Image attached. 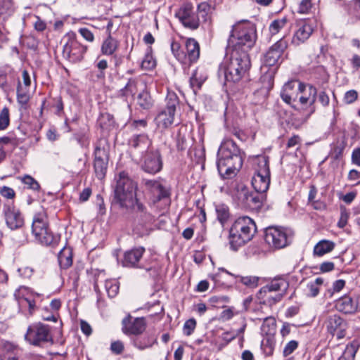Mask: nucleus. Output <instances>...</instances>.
<instances>
[{
  "label": "nucleus",
  "mask_w": 360,
  "mask_h": 360,
  "mask_svg": "<svg viewBox=\"0 0 360 360\" xmlns=\"http://www.w3.org/2000/svg\"><path fill=\"white\" fill-rule=\"evenodd\" d=\"M119 45L118 40L112 36H107L101 44V51L105 56H112L117 51Z\"/></svg>",
  "instance_id": "30"
},
{
  "label": "nucleus",
  "mask_w": 360,
  "mask_h": 360,
  "mask_svg": "<svg viewBox=\"0 0 360 360\" xmlns=\"http://www.w3.org/2000/svg\"><path fill=\"white\" fill-rule=\"evenodd\" d=\"M32 233L35 239L44 245H55L60 240V236L53 234L49 229L47 213L43 209L34 215Z\"/></svg>",
  "instance_id": "6"
},
{
  "label": "nucleus",
  "mask_w": 360,
  "mask_h": 360,
  "mask_svg": "<svg viewBox=\"0 0 360 360\" xmlns=\"http://www.w3.org/2000/svg\"><path fill=\"white\" fill-rule=\"evenodd\" d=\"M345 148V143L344 142H338L333 147L330 154L334 160L340 159L342 154L343 151Z\"/></svg>",
  "instance_id": "51"
},
{
  "label": "nucleus",
  "mask_w": 360,
  "mask_h": 360,
  "mask_svg": "<svg viewBox=\"0 0 360 360\" xmlns=\"http://www.w3.org/2000/svg\"><path fill=\"white\" fill-rule=\"evenodd\" d=\"M10 123L9 110L4 107L0 112V130H4L8 127Z\"/></svg>",
  "instance_id": "47"
},
{
  "label": "nucleus",
  "mask_w": 360,
  "mask_h": 360,
  "mask_svg": "<svg viewBox=\"0 0 360 360\" xmlns=\"http://www.w3.org/2000/svg\"><path fill=\"white\" fill-rule=\"evenodd\" d=\"M155 340L153 338H139L135 341V345L140 349H144L148 347H152Z\"/></svg>",
  "instance_id": "53"
},
{
  "label": "nucleus",
  "mask_w": 360,
  "mask_h": 360,
  "mask_svg": "<svg viewBox=\"0 0 360 360\" xmlns=\"http://www.w3.org/2000/svg\"><path fill=\"white\" fill-rule=\"evenodd\" d=\"M79 32L86 41L92 42L94 40V34L89 29L86 27L80 28Z\"/></svg>",
  "instance_id": "62"
},
{
  "label": "nucleus",
  "mask_w": 360,
  "mask_h": 360,
  "mask_svg": "<svg viewBox=\"0 0 360 360\" xmlns=\"http://www.w3.org/2000/svg\"><path fill=\"white\" fill-rule=\"evenodd\" d=\"M188 136L189 133L187 127L185 126H181L178 129L176 136V146L179 151H184L188 148Z\"/></svg>",
  "instance_id": "31"
},
{
  "label": "nucleus",
  "mask_w": 360,
  "mask_h": 360,
  "mask_svg": "<svg viewBox=\"0 0 360 360\" xmlns=\"http://www.w3.org/2000/svg\"><path fill=\"white\" fill-rule=\"evenodd\" d=\"M257 231L255 221L249 217L243 216L235 220L229 231L230 248L236 251L250 241Z\"/></svg>",
  "instance_id": "5"
},
{
  "label": "nucleus",
  "mask_w": 360,
  "mask_h": 360,
  "mask_svg": "<svg viewBox=\"0 0 360 360\" xmlns=\"http://www.w3.org/2000/svg\"><path fill=\"white\" fill-rule=\"evenodd\" d=\"M349 217V213L346 209V207L341 206L340 207V217L338 222V226L340 228H344L347 224Z\"/></svg>",
  "instance_id": "57"
},
{
  "label": "nucleus",
  "mask_w": 360,
  "mask_h": 360,
  "mask_svg": "<svg viewBox=\"0 0 360 360\" xmlns=\"http://www.w3.org/2000/svg\"><path fill=\"white\" fill-rule=\"evenodd\" d=\"M262 333L266 335H273L276 332V320L274 317L269 316L264 319L261 326Z\"/></svg>",
  "instance_id": "41"
},
{
  "label": "nucleus",
  "mask_w": 360,
  "mask_h": 360,
  "mask_svg": "<svg viewBox=\"0 0 360 360\" xmlns=\"http://www.w3.org/2000/svg\"><path fill=\"white\" fill-rule=\"evenodd\" d=\"M137 184L124 172H120L114 191V201L122 208L134 213L141 223L150 221L152 216L136 198Z\"/></svg>",
  "instance_id": "1"
},
{
  "label": "nucleus",
  "mask_w": 360,
  "mask_h": 360,
  "mask_svg": "<svg viewBox=\"0 0 360 360\" xmlns=\"http://www.w3.org/2000/svg\"><path fill=\"white\" fill-rule=\"evenodd\" d=\"M138 84L136 79H129L124 87L119 91V96L125 101H127L129 98H134L138 91Z\"/></svg>",
  "instance_id": "29"
},
{
  "label": "nucleus",
  "mask_w": 360,
  "mask_h": 360,
  "mask_svg": "<svg viewBox=\"0 0 360 360\" xmlns=\"http://www.w3.org/2000/svg\"><path fill=\"white\" fill-rule=\"evenodd\" d=\"M0 194L8 199H12L15 195L14 190L8 186H3L0 190Z\"/></svg>",
  "instance_id": "61"
},
{
  "label": "nucleus",
  "mask_w": 360,
  "mask_h": 360,
  "mask_svg": "<svg viewBox=\"0 0 360 360\" xmlns=\"http://www.w3.org/2000/svg\"><path fill=\"white\" fill-rule=\"evenodd\" d=\"M289 287L288 282L282 278H278L272 280L269 283L263 286L262 292H273L274 293L284 292V295L286 293V290Z\"/></svg>",
  "instance_id": "23"
},
{
  "label": "nucleus",
  "mask_w": 360,
  "mask_h": 360,
  "mask_svg": "<svg viewBox=\"0 0 360 360\" xmlns=\"http://www.w3.org/2000/svg\"><path fill=\"white\" fill-rule=\"evenodd\" d=\"M179 105V98L176 94L169 92L166 97V108L165 110L175 113L176 107Z\"/></svg>",
  "instance_id": "43"
},
{
  "label": "nucleus",
  "mask_w": 360,
  "mask_h": 360,
  "mask_svg": "<svg viewBox=\"0 0 360 360\" xmlns=\"http://www.w3.org/2000/svg\"><path fill=\"white\" fill-rule=\"evenodd\" d=\"M314 32V26L310 21L300 20L296 23L295 30L291 40L294 46L304 43Z\"/></svg>",
  "instance_id": "18"
},
{
  "label": "nucleus",
  "mask_w": 360,
  "mask_h": 360,
  "mask_svg": "<svg viewBox=\"0 0 360 360\" xmlns=\"http://www.w3.org/2000/svg\"><path fill=\"white\" fill-rule=\"evenodd\" d=\"M335 307L338 311L345 314L354 313L357 308L352 299L347 295H345L336 300Z\"/></svg>",
  "instance_id": "26"
},
{
  "label": "nucleus",
  "mask_w": 360,
  "mask_h": 360,
  "mask_svg": "<svg viewBox=\"0 0 360 360\" xmlns=\"http://www.w3.org/2000/svg\"><path fill=\"white\" fill-rule=\"evenodd\" d=\"M260 193H253L250 192L245 186L238 188L235 197L238 204L250 209H257L262 204Z\"/></svg>",
  "instance_id": "15"
},
{
  "label": "nucleus",
  "mask_w": 360,
  "mask_h": 360,
  "mask_svg": "<svg viewBox=\"0 0 360 360\" xmlns=\"http://www.w3.org/2000/svg\"><path fill=\"white\" fill-rule=\"evenodd\" d=\"M176 16L181 24L188 29L195 30L200 26L198 11L195 10L193 4L191 2L183 4L176 13Z\"/></svg>",
  "instance_id": "10"
},
{
  "label": "nucleus",
  "mask_w": 360,
  "mask_h": 360,
  "mask_svg": "<svg viewBox=\"0 0 360 360\" xmlns=\"http://www.w3.org/2000/svg\"><path fill=\"white\" fill-rule=\"evenodd\" d=\"M217 157L218 172L223 179L235 176L243 165L240 150L231 139H226L221 143Z\"/></svg>",
  "instance_id": "2"
},
{
  "label": "nucleus",
  "mask_w": 360,
  "mask_h": 360,
  "mask_svg": "<svg viewBox=\"0 0 360 360\" xmlns=\"http://www.w3.org/2000/svg\"><path fill=\"white\" fill-rule=\"evenodd\" d=\"M270 176L269 174H254L252 185L257 193H264L267 191L270 185Z\"/></svg>",
  "instance_id": "24"
},
{
  "label": "nucleus",
  "mask_w": 360,
  "mask_h": 360,
  "mask_svg": "<svg viewBox=\"0 0 360 360\" xmlns=\"http://www.w3.org/2000/svg\"><path fill=\"white\" fill-rule=\"evenodd\" d=\"M312 7L311 0H301L298 6V13H308Z\"/></svg>",
  "instance_id": "58"
},
{
  "label": "nucleus",
  "mask_w": 360,
  "mask_h": 360,
  "mask_svg": "<svg viewBox=\"0 0 360 360\" xmlns=\"http://www.w3.org/2000/svg\"><path fill=\"white\" fill-rule=\"evenodd\" d=\"M142 184L144 185L146 190L150 193L149 200L153 205L162 200L169 198L170 191L161 181L143 179Z\"/></svg>",
  "instance_id": "11"
},
{
  "label": "nucleus",
  "mask_w": 360,
  "mask_h": 360,
  "mask_svg": "<svg viewBox=\"0 0 360 360\" xmlns=\"http://www.w3.org/2000/svg\"><path fill=\"white\" fill-rule=\"evenodd\" d=\"M151 48L148 47L146 53L145 57L141 63V68L145 70H152L155 67V60L153 58L151 53Z\"/></svg>",
  "instance_id": "44"
},
{
  "label": "nucleus",
  "mask_w": 360,
  "mask_h": 360,
  "mask_svg": "<svg viewBox=\"0 0 360 360\" xmlns=\"http://www.w3.org/2000/svg\"><path fill=\"white\" fill-rule=\"evenodd\" d=\"M109 160L94 158V170L96 178L102 180L105 178L108 167Z\"/></svg>",
  "instance_id": "37"
},
{
  "label": "nucleus",
  "mask_w": 360,
  "mask_h": 360,
  "mask_svg": "<svg viewBox=\"0 0 360 360\" xmlns=\"http://www.w3.org/2000/svg\"><path fill=\"white\" fill-rule=\"evenodd\" d=\"M105 288L110 297H114L119 291V284L115 280H107L105 282Z\"/></svg>",
  "instance_id": "46"
},
{
  "label": "nucleus",
  "mask_w": 360,
  "mask_h": 360,
  "mask_svg": "<svg viewBox=\"0 0 360 360\" xmlns=\"http://www.w3.org/2000/svg\"><path fill=\"white\" fill-rule=\"evenodd\" d=\"M17 101L20 106L25 109L27 108L30 101V95L27 92L23 91L20 86H18L17 89Z\"/></svg>",
  "instance_id": "50"
},
{
  "label": "nucleus",
  "mask_w": 360,
  "mask_h": 360,
  "mask_svg": "<svg viewBox=\"0 0 360 360\" xmlns=\"http://www.w3.org/2000/svg\"><path fill=\"white\" fill-rule=\"evenodd\" d=\"M358 98V93L356 90H349L345 94L343 101L347 104L354 103Z\"/></svg>",
  "instance_id": "59"
},
{
  "label": "nucleus",
  "mask_w": 360,
  "mask_h": 360,
  "mask_svg": "<svg viewBox=\"0 0 360 360\" xmlns=\"http://www.w3.org/2000/svg\"><path fill=\"white\" fill-rule=\"evenodd\" d=\"M324 280L322 278H316L314 281L307 284L306 295L308 297H315L319 293L320 287L323 284Z\"/></svg>",
  "instance_id": "39"
},
{
  "label": "nucleus",
  "mask_w": 360,
  "mask_h": 360,
  "mask_svg": "<svg viewBox=\"0 0 360 360\" xmlns=\"http://www.w3.org/2000/svg\"><path fill=\"white\" fill-rule=\"evenodd\" d=\"M299 96L298 101L303 107L309 108L307 117L315 112L314 103L317 96V89L311 84L304 83L299 84Z\"/></svg>",
  "instance_id": "13"
},
{
  "label": "nucleus",
  "mask_w": 360,
  "mask_h": 360,
  "mask_svg": "<svg viewBox=\"0 0 360 360\" xmlns=\"http://www.w3.org/2000/svg\"><path fill=\"white\" fill-rule=\"evenodd\" d=\"M250 67L248 53L233 50L229 60L220 66L219 72L224 75L226 82L237 83L248 78Z\"/></svg>",
  "instance_id": "3"
},
{
  "label": "nucleus",
  "mask_w": 360,
  "mask_h": 360,
  "mask_svg": "<svg viewBox=\"0 0 360 360\" xmlns=\"http://www.w3.org/2000/svg\"><path fill=\"white\" fill-rule=\"evenodd\" d=\"M269 162V160L267 156H257L255 163V174L271 175Z\"/></svg>",
  "instance_id": "35"
},
{
  "label": "nucleus",
  "mask_w": 360,
  "mask_h": 360,
  "mask_svg": "<svg viewBox=\"0 0 360 360\" xmlns=\"http://www.w3.org/2000/svg\"><path fill=\"white\" fill-rule=\"evenodd\" d=\"M146 328V323L143 318L131 319V317L125 318L122 321V331L125 334L137 335L141 333Z\"/></svg>",
  "instance_id": "21"
},
{
  "label": "nucleus",
  "mask_w": 360,
  "mask_h": 360,
  "mask_svg": "<svg viewBox=\"0 0 360 360\" xmlns=\"http://www.w3.org/2000/svg\"><path fill=\"white\" fill-rule=\"evenodd\" d=\"M196 327V321L194 319L187 320L183 327V333L184 335H191Z\"/></svg>",
  "instance_id": "56"
},
{
  "label": "nucleus",
  "mask_w": 360,
  "mask_h": 360,
  "mask_svg": "<svg viewBox=\"0 0 360 360\" xmlns=\"http://www.w3.org/2000/svg\"><path fill=\"white\" fill-rule=\"evenodd\" d=\"M136 105L142 110H149L153 105V100L152 99L149 92L143 89L137 96Z\"/></svg>",
  "instance_id": "36"
},
{
  "label": "nucleus",
  "mask_w": 360,
  "mask_h": 360,
  "mask_svg": "<svg viewBox=\"0 0 360 360\" xmlns=\"http://www.w3.org/2000/svg\"><path fill=\"white\" fill-rule=\"evenodd\" d=\"M110 144L105 139H98L94 146V157L102 160H110Z\"/></svg>",
  "instance_id": "25"
},
{
  "label": "nucleus",
  "mask_w": 360,
  "mask_h": 360,
  "mask_svg": "<svg viewBox=\"0 0 360 360\" xmlns=\"http://www.w3.org/2000/svg\"><path fill=\"white\" fill-rule=\"evenodd\" d=\"M294 236L293 231L283 226H272L264 230V240L270 248L281 249L289 245Z\"/></svg>",
  "instance_id": "7"
},
{
  "label": "nucleus",
  "mask_w": 360,
  "mask_h": 360,
  "mask_svg": "<svg viewBox=\"0 0 360 360\" xmlns=\"http://www.w3.org/2000/svg\"><path fill=\"white\" fill-rule=\"evenodd\" d=\"M174 113L167 110H161L155 117V121L159 127L166 129L174 122Z\"/></svg>",
  "instance_id": "32"
},
{
  "label": "nucleus",
  "mask_w": 360,
  "mask_h": 360,
  "mask_svg": "<svg viewBox=\"0 0 360 360\" xmlns=\"http://www.w3.org/2000/svg\"><path fill=\"white\" fill-rule=\"evenodd\" d=\"M3 212L6 225L10 229L15 230L24 225V217L13 204L4 205Z\"/></svg>",
  "instance_id": "14"
},
{
  "label": "nucleus",
  "mask_w": 360,
  "mask_h": 360,
  "mask_svg": "<svg viewBox=\"0 0 360 360\" xmlns=\"http://www.w3.org/2000/svg\"><path fill=\"white\" fill-rule=\"evenodd\" d=\"M335 246V244L334 242L328 240H322L316 244L314 248L313 253L315 256L321 257L333 251Z\"/></svg>",
  "instance_id": "33"
},
{
  "label": "nucleus",
  "mask_w": 360,
  "mask_h": 360,
  "mask_svg": "<svg viewBox=\"0 0 360 360\" xmlns=\"http://www.w3.org/2000/svg\"><path fill=\"white\" fill-rule=\"evenodd\" d=\"M299 346V342L297 340L289 341L284 347L283 354L285 357L288 356L293 353Z\"/></svg>",
  "instance_id": "55"
},
{
  "label": "nucleus",
  "mask_w": 360,
  "mask_h": 360,
  "mask_svg": "<svg viewBox=\"0 0 360 360\" xmlns=\"http://www.w3.org/2000/svg\"><path fill=\"white\" fill-rule=\"evenodd\" d=\"M185 62L184 63H195L199 57L200 53V44L193 38H188L185 43Z\"/></svg>",
  "instance_id": "22"
},
{
  "label": "nucleus",
  "mask_w": 360,
  "mask_h": 360,
  "mask_svg": "<svg viewBox=\"0 0 360 360\" xmlns=\"http://www.w3.org/2000/svg\"><path fill=\"white\" fill-rule=\"evenodd\" d=\"M288 47V41L281 38L274 44L266 51L264 58V67L278 66L281 63V56Z\"/></svg>",
  "instance_id": "12"
},
{
  "label": "nucleus",
  "mask_w": 360,
  "mask_h": 360,
  "mask_svg": "<svg viewBox=\"0 0 360 360\" xmlns=\"http://www.w3.org/2000/svg\"><path fill=\"white\" fill-rule=\"evenodd\" d=\"M217 219L222 226L229 221L231 214L228 206L220 204L216 206Z\"/></svg>",
  "instance_id": "38"
},
{
  "label": "nucleus",
  "mask_w": 360,
  "mask_h": 360,
  "mask_svg": "<svg viewBox=\"0 0 360 360\" xmlns=\"http://www.w3.org/2000/svg\"><path fill=\"white\" fill-rule=\"evenodd\" d=\"M144 252L145 248L143 247H136L126 251L121 262L122 266L129 268H143L140 262Z\"/></svg>",
  "instance_id": "20"
},
{
  "label": "nucleus",
  "mask_w": 360,
  "mask_h": 360,
  "mask_svg": "<svg viewBox=\"0 0 360 360\" xmlns=\"http://www.w3.org/2000/svg\"><path fill=\"white\" fill-rule=\"evenodd\" d=\"M226 272L236 278V282L240 283L248 288H255L259 285V282L261 279L260 277L257 276H240L234 275L226 271Z\"/></svg>",
  "instance_id": "34"
},
{
  "label": "nucleus",
  "mask_w": 360,
  "mask_h": 360,
  "mask_svg": "<svg viewBox=\"0 0 360 360\" xmlns=\"http://www.w3.org/2000/svg\"><path fill=\"white\" fill-rule=\"evenodd\" d=\"M110 350L115 354H120L124 350V344L120 340L113 341L110 345Z\"/></svg>",
  "instance_id": "60"
},
{
  "label": "nucleus",
  "mask_w": 360,
  "mask_h": 360,
  "mask_svg": "<svg viewBox=\"0 0 360 360\" xmlns=\"http://www.w3.org/2000/svg\"><path fill=\"white\" fill-rule=\"evenodd\" d=\"M351 161L353 165L360 167V148H356L353 150Z\"/></svg>",
  "instance_id": "63"
},
{
  "label": "nucleus",
  "mask_w": 360,
  "mask_h": 360,
  "mask_svg": "<svg viewBox=\"0 0 360 360\" xmlns=\"http://www.w3.org/2000/svg\"><path fill=\"white\" fill-rule=\"evenodd\" d=\"M288 22L287 17L278 18L273 20L269 27V32L271 35L278 34L281 29L286 26Z\"/></svg>",
  "instance_id": "42"
},
{
  "label": "nucleus",
  "mask_w": 360,
  "mask_h": 360,
  "mask_svg": "<svg viewBox=\"0 0 360 360\" xmlns=\"http://www.w3.org/2000/svg\"><path fill=\"white\" fill-rule=\"evenodd\" d=\"M284 296V292L274 293L273 292H262V289L257 292V298L264 304L272 306L280 302Z\"/></svg>",
  "instance_id": "27"
},
{
  "label": "nucleus",
  "mask_w": 360,
  "mask_h": 360,
  "mask_svg": "<svg viewBox=\"0 0 360 360\" xmlns=\"http://www.w3.org/2000/svg\"><path fill=\"white\" fill-rule=\"evenodd\" d=\"M162 165L160 151L155 149L146 153L141 168L147 173L155 174L161 171Z\"/></svg>",
  "instance_id": "17"
},
{
  "label": "nucleus",
  "mask_w": 360,
  "mask_h": 360,
  "mask_svg": "<svg viewBox=\"0 0 360 360\" xmlns=\"http://www.w3.org/2000/svg\"><path fill=\"white\" fill-rule=\"evenodd\" d=\"M318 99L323 107H326L329 105L330 98L325 91H321L319 93Z\"/></svg>",
  "instance_id": "64"
},
{
  "label": "nucleus",
  "mask_w": 360,
  "mask_h": 360,
  "mask_svg": "<svg viewBox=\"0 0 360 360\" xmlns=\"http://www.w3.org/2000/svg\"><path fill=\"white\" fill-rule=\"evenodd\" d=\"M356 351V345L352 342L347 345L344 353L338 360H354Z\"/></svg>",
  "instance_id": "45"
},
{
  "label": "nucleus",
  "mask_w": 360,
  "mask_h": 360,
  "mask_svg": "<svg viewBox=\"0 0 360 360\" xmlns=\"http://www.w3.org/2000/svg\"><path fill=\"white\" fill-rule=\"evenodd\" d=\"M257 39L256 27L250 21L243 20L237 22L232 27L229 39V45L233 46V50L248 51L255 45Z\"/></svg>",
  "instance_id": "4"
},
{
  "label": "nucleus",
  "mask_w": 360,
  "mask_h": 360,
  "mask_svg": "<svg viewBox=\"0 0 360 360\" xmlns=\"http://www.w3.org/2000/svg\"><path fill=\"white\" fill-rule=\"evenodd\" d=\"M58 262L60 266L68 269L72 264V252L70 248H63L58 254Z\"/></svg>",
  "instance_id": "40"
},
{
  "label": "nucleus",
  "mask_w": 360,
  "mask_h": 360,
  "mask_svg": "<svg viewBox=\"0 0 360 360\" xmlns=\"http://www.w3.org/2000/svg\"><path fill=\"white\" fill-rule=\"evenodd\" d=\"M22 181L27 185L29 188L34 191H38L40 188L39 183L31 176L25 175L22 178Z\"/></svg>",
  "instance_id": "54"
},
{
  "label": "nucleus",
  "mask_w": 360,
  "mask_h": 360,
  "mask_svg": "<svg viewBox=\"0 0 360 360\" xmlns=\"http://www.w3.org/2000/svg\"><path fill=\"white\" fill-rule=\"evenodd\" d=\"M129 143L131 148L142 153L148 149L149 146L151 145V141L146 135L139 134L134 136L129 140Z\"/></svg>",
  "instance_id": "28"
},
{
  "label": "nucleus",
  "mask_w": 360,
  "mask_h": 360,
  "mask_svg": "<svg viewBox=\"0 0 360 360\" xmlns=\"http://www.w3.org/2000/svg\"><path fill=\"white\" fill-rule=\"evenodd\" d=\"M302 83L297 80L288 81L284 84L281 91L282 100L294 108H296L294 103L297 101L299 96V84Z\"/></svg>",
  "instance_id": "19"
},
{
  "label": "nucleus",
  "mask_w": 360,
  "mask_h": 360,
  "mask_svg": "<svg viewBox=\"0 0 360 360\" xmlns=\"http://www.w3.org/2000/svg\"><path fill=\"white\" fill-rule=\"evenodd\" d=\"M171 50L175 58L181 61L185 62V53L181 50L180 44L176 41H172L171 44Z\"/></svg>",
  "instance_id": "48"
},
{
  "label": "nucleus",
  "mask_w": 360,
  "mask_h": 360,
  "mask_svg": "<svg viewBox=\"0 0 360 360\" xmlns=\"http://www.w3.org/2000/svg\"><path fill=\"white\" fill-rule=\"evenodd\" d=\"M25 338L34 346L49 342L52 340L50 327L41 323H34L28 327Z\"/></svg>",
  "instance_id": "9"
},
{
  "label": "nucleus",
  "mask_w": 360,
  "mask_h": 360,
  "mask_svg": "<svg viewBox=\"0 0 360 360\" xmlns=\"http://www.w3.org/2000/svg\"><path fill=\"white\" fill-rule=\"evenodd\" d=\"M327 331L338 340L342 339L346 335L348 328L347 321L338 314L328 316L326 321Z\"/></svg>",
  "instance_id": "16"
},
{
  "label": "nucleus",
  "mask_w": 360,
  "mask_h": 360,
  "mask_svg": "<svg viewBox=\"0 0 360 360\" xmlns=\"http://www.w3.org/2000/svg\"><path fill=\"white\" fill-rule=\"evenodd\" d=\"M64 40H66L63 45V56L71 63L80 61L87 50V46L82 45L76 38L74 32L68 33Z\"/></svg>",
  "instance_id": "8"
},
{
  "label": "nucleus",
  "mask_w": 360,
  "mask_h": 360,
  "mask_svg": "<svg viewBox=\"0 0 360 360\" xmlns=\"http://www.w3.org/2000/svg\"><path fill=\"white\" fill-rule=\"evenodd\" d=\"M345 285V281L342 279L337 280L333 283L332 288L328 289L326 295L331 297L335 292H340Z\"/></svg>",
  "instance_id": "52"
},
{
  "label": "nucleus",
  "mask_w": 360,
  "mask_h": 360,
  "mask_svg": "<svg viewBox=\"0 0 360 360\" xmlns=\"http://www.w3.org/2000/svg\"><path fill=\"white\" fill-rule=\"evenodd\" d=\"M207 77H202L201 79H198V69H197L193 74L190 79V84L194 91L200 89L202 84L205 81Z\"/></svg>",
  "instance_id": "49"
}]
</instances>
